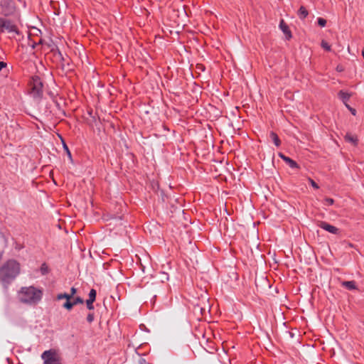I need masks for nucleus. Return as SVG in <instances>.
I'll use <instances>...</instances> for the list:
<instances>
[{"mask_svg": "<svg viewBox=\"0 0 364 364\" xmlns=\"http://www.w3.org/2000/svg\"><path fill=\"white\" fill-rule=\"evenodd\" d=\"M20 272V263L14 259H8L0 267V283L6 293L9 286L16 279Z\"/></svg>", "mask_w": 364, "mask_h": 364, "instance_id": "1", "label": "nucleus"}, {"mask_svg": "<svg viewBox=\"0 0 364 364\" xmlns=\"http://www.w3.org/2000/svg\"><path fill=\"white\" fill-rule=\"evenodd\" d=\"M43 297V291L33 286L23 287L18 291L19 301L25 304L36 305Z\"/></svg>", "mask_w": 364, "mask_h": 364, "instance_id": "2", "label": "nucleus"}, {"mask_svg": "<svg viewBox=\"0 0 364 364\" xmlns=\"http://www.w3.org/2000/svg\"><path fill=\"white\" fill-rule=\"evenodd\" d=\"M29 95L34 100L40 101L43 96V85L38 76H33L29 84Z\"/></svg>", "mask_w": 364, "mask_h": 364, "instance_id": "3", "label": "nucleus"}, {"mask_svg": "<svg viewBox=\"0 0 364 364\" xmlns=\"http://www.w3.org/2000/svg\"><path fill=\"white\" fill-rule=\"evenodd\" d=\"M0 14L4 17L18 16V11L14 0H0Z\"/></svg>", "mask_w": 364, "mask_h": 364, "instance_id": "4", "label": "nucleus"}, {"mask_svg": "<svg viewBox=\"0 0 364 364\" xmlns=\"http://www.w3.org/2000/svg\"><path fill=\"white\" fill-rule=\"evenodd\" d=\"M41 358L44 364H62L60 358L54 349L45 350L41 354Z\"/></svg>", "mask_w": 364, "mask_h": 364, "instance_id": "5", "label": "nucleus"}, {"mask_svg": "<svg viewBox=\"0 0 364 364\" xmlns=\"http://www.w3.org/2000/svg\"><path fill=\"white\" fill-rule=\"evenodd\" d=\"M5 32L15 33L18 34V28L16 25L14 23V21L3 17L0 33H3Z\"/></svg>", "mask_w": 364, "mask_h": 364, "instance_id": "6", "label": "nucleus"}, {"mask_svg": "<svg viewBox=\"0 0 364 364\" xmlns=\"http://www.w3.org/2000/svg\"><path fill=\"white\" fill-rule=\"evenodd\" d=\"M321 228L325 230L332 234L337 235L339 232V229L336 227L328 224L325 221H320L318 225Z\"/></svg>", "mask_w": 364, "mask_h": 364, "instance_id": "7", "label": "nucleus"}, {"mask_svg": "<svg viewBox=\"0 0 364 364\" xmlns=\"http://www.w3.org/2000/svg\"><path fill=\"white\" fill-rule=\"evenodd\" d=\"M279 26L282 31L286 35L287 39L289 40L292 37L291 31L289 30L288 25L284 22L283 19L280 21Z\"/></svg>", "mask_w": 364, "mask_h": 364, "instance_id": "8", "label": "nucleus"}, {"mask_svg": "<svg viewBox=\"0 0 364 364\" xmlns=\"http://www.w3.org/2000/svg\"><path fill=\"white\" fill-rule=\"evenodd\" d=\"M269 137L277 147H279L281 145V140L275 132H270Z\"/></svg>", "mask_w": 364, "mask_h": 364, "instance_id": "9", "label": "nucleus"}, {"mask_svg": "<svg viewBox=\"0 0 364 364\" xmlns=\"http://www.w3.org/2000/svg\"><path fill=\"white\" fill-rule=\"evenodd\" d=\"M342 286L348 290H354L357 289L355 281H344L342 282Z\"/></svg>", "mask_w": 364, "mask_h": 364, "instance_id": "10", "label": "nucleus"}, {"mask_svg": "<svg viewBox=\"0 0 364 364\" xmlns=\"http://www.w3.org/2000/svg\"><path fill=\"white\" fill-rule=\"evenodd\" d=\"M350 96V94L346 92L343 90H341L338 92L339 98L343 102L345 105L347 104V102L349 100Z\"/></svg>", "mask_w": 364, "mask_h": 364, "instance_id": "11", "label": "nucleus"}, {"mask_svg": "<svg viewBox=\"0 0 364 364\" xmlns=\"http://www.w3.org/2000/svg\"><path fill=\"white\" fill-rule=\"evenodd\" d=\"M308 14L309 12L306 10V9L304 6H301L298 11V16H299V18L301 19H304L305 18L307 17Z\"/></svg>", "mask_w": 364, "mask_h": 364, "instance_id": "12", "label": "nucleus"}, {"mask_svg": "<svg viewBox=\"0 0 364 364\" xmlns=\"http://www.w3.org/2000/svg\"><path fill=\"white\" fill-rule=\"evenodd\" d=\"M284 161H285L289 166V167H291V168H299L298 164L289 157L284 159Z\"/></svg>", "mask_w": 364, "mask_h": 364, "instance_id": "13", "label": "nucleus"}, {"mask_svg": "<svg viewBox=\"0 0 364 364\" xmlns=\"http://www.w3.org/2000/svg\"><path fill=\"white\" fill-rule=\"evenodd\" d=\"M345 139L346 141H350L351 143H353V144H356L357 142H358V139L355 136L350 134H347L346 136H345Z\"/></svg>", "mask_w": 364, "mask_h": 364, "instance_id": "14", "label": "nucleus"}, {"mask_svg": "<svg viewBox=\"0 0 364 364\" xmlns=\"http://www.w3.org/2000/svg\"><path fill=\"white\" fill-rule=\"evenodd\" d=\"M62 142H63V149L65 150V151L66 152L69 159L73 161V158H72V154H71V152L69 150V148L68 146H67L66 143L64 141L63 139H62Z\"/></svg>", "mask_w": 364, "mask_h": 364, "instance_id": "15", "label": "nucleus"}, {"mask_svg": "<svg viewBox=\"0 0 364 364\" xmlns=\"http://www.w3.org/2000/svg\"><path fill=\"white\" fill-rule=\"evenodd\" d=\"M40 272L42 275H46L49 272V268L46 263H43L40 268Z\"/></svg>", "mask_w": 364, "mask_h": 364, "instance_id": "16", "label": "nucleus"}, {"mask_svg": "<svg viewBox=\"0 0 364 364\" xmlns=\"http://www.w3.org/2000/svg\"><path fill=\"white\" fill-rule=\"evenodd\" d=\"M63 299H65L66 301H68V300H70L72 298L70 297V294L68 293H61V294H58L57 295L58 300H61Z\"/></svg>", "mask_w": 364, "mask_h": 364, "instance_id": "17", "label": "nucleus"}, {"mask_svg": "<svg viewBox=\"0 0 364 364\" xmlns=\"http://www.w3.org/2000/svg\"><path fill=\"white\" fill-rule=\"evenodd\" d=\"M96 295H97V291L95 289H91L90 292H89V298L88 299L95 302V299H96Z\"/></svg>", "mask_w": 364, "mask_h": 364, "instance_id": "18", "label": "nucleus"}, {"mask_svg": "<svg viewBox=\"0 0 364 364\" xmlns=\"http://www.w3.org/2000/svg\"><path fill=\"white\" fill-rule=\"evenodd\" d=\"M73 304L74 306L77 305V304H82L85 301H84V299L82 298H81L80 296H76V297H73Z\"/></svg>", "mask_w": 364, "mask_h": 364, "instance_id": "19", "label": "nucleus"}, {"mask_svg": "<svg viewBox=\"0 0 364 364\" xmlns=\"http://www.w3.org/2000/svg\"><path fill=\"white\" fill-rule=\"evenodd\" d=\"M73 306L74 305L73 304V302L70 300L66 301L63 305V307L68 311H70L73 308Z\"/></svg>", "mask_w": 364, "mask_h": 364, "instance_id": "20", "label": "nucleus"}, {"mask_svg": "<svg viewBox=\"0 0 364 364\" xmlns=\"http://www.w3.org/2000/svg\"><path fill=\"white\" fill-rule=\"evenodd\" d=\"M321 47L327 50V51H331V46L326 41H321Z\"/></svg>", "mask_w": 364, "mask_h": 364, "instance_id": "21", "label": "nucleus"}, {"mask_svg": "<svg viewBox=\"0 0 364 364\" xmlns=\"http://www.w3.org/2000/svg\"><path fill=\"white\" fill-rule=\"evenodd\" d=\"M323 203L324 205H332L334 203V200L331 198H324Z\"/></svg>", "mask_w": 364, "mask_h": 364, "instance_id": "22", "label": "nucleus"}, {"mask_svg": "<svg viewBox=\"0 0 364 364\" xmlns=\"http://www.w3.org/2000/svg\"><path fill=\"white\" fill-rule=\"evenodd\" d=\"M160 279L162 282H164L165 281H168L169 279V276L166 272H161L160 273Z\"/></svg>", "mask_w": 364, "mask_h": 364, "instance_id": "23", "label": "nucleus"}, {"mask_svg": "<svg viewBox=\"0 0 364 364\" xmlns=\"http://www.w3.org/2000/svg\"><path fill=\"white\" fill-rule=\"evenodd\" d=\"M86 306H87V308L89 309V310H94L95 309V306L93 305V301L89 300V299H87L86 301Z\"/></svg>", "mask_w": 364, "mask_h": 364, "instance_id": "24", "label": "nucleus"}, {"mask_svg": "<svg viewBox=\"0 0 364 364\" xmlns=\"http://www.w3.org/2000/svg\"><path fill=\"white\" fill-rule=\"evenodd\" d=\"M308 181H309V183L311 185V186L314 188H315V189H318L319 188L318 185L312 178H309Z\"/></svg>", "mask_w": 364, "mask_h": 364, "instance_id": "25", "label": "nucleus"}, {"mask_svg": "<svg viewBox=\"0 0 364 364\" xmlns=\"http://www.w3.org/2000/svg\"><path fill=\"white\" fill-rule=\"evenodd\" d=\"M317 21L318 24L321 27H324L326 25V20L323 18H318Z\"/></svg>", "mask_w": 364, "mask_h": 364, "instance_id": "26", "label": "nucleus"}, {"mask_svg": "<svg viewBox=\"0 0 364 364\" xmlns=\"http://www.w3.org/2000/svg\"><path fill=\"white\" fill-rule=\"evenodd\" d=\"M95 319L94 314L93 313H89L87 316V321L90 323H92Z\"/></svg>", "mask_w": 364, "mask_h": 364, "instance_id": "27", "label": "nucleus"}, {"mask_svg": "<svg viewBox=\"0 0 364 364\" xmlns=\"http://www.w3.org/2000/svg\"><path fill=\"white\" fill-rule=\"evenodd\" d=\"M346 107L348 109V110L351 112V114L353 115H355L356 114V110L354 109V108H352L350 105H348V104H346L345 105Z\"/></svg>", "mask_w": 364, "mask_h": 364, "instance_id": "28", "label": "nucleus"}, {"mask_svg": "<svg viewBox=\"0 0 364 364\" xmlns=\"http://www.w3.org/2000/svg\"><path fill=\"white\" fill-rule=\"evenodd\" d=\"M58 55H59V56L60 58V60L62 61L61 67H62L63 69H64L65 68V63H64V62L65 61V59L63 56V55H62V53L60 52H58Z\"/></svg>", "mask_w": 364, "mask_h": 364, "instance_id": "29", "label": "nucleus"}, {"mask_svg": "<svg viewBox=\"0 0 364 364\" xmlns=\"http://www.w3.org/2000/svg\"><path fill=\"white\" fill-rule=\"evenodd\" d=\"M76 292H77V289L75 287H72L70 289V294H69L70 297L73 298V296L76 294Z\"/></svg>", "mask_w": 364, "mask_h": 364, "instance_id": "30", "label": "nucleus"}, {"mask_svg": "<svg viewBox=\"0 0 364 364\" xmlns=\"http://www.w3.org/2000/svg\"><path fill=\"white\" fill-rule=\"evenodd\" d=\"M6 66H7V64H6V63H4V62H3V61H1V62H0V71H1L3 68H6Z\"/></svg>", "mask_w": 364, "mask_h": 364, "instance_id": "31", "label": "nucleus"}, {"mask_svg": "<svg viewBox=\"0 0 364 364\" xmlns=\"http://www.w3.org/2000/svg\"><path fill=\"white\" fill-rule=\"evenodd\" d=\"M279 156L284 161V159H287L288 156H285L284 154L282 153H279Z\"/></svg>", "mask_w": 364, "mask_h": 364, "instance_id": "32", "label": "nucleus"}, {"mask_svg": "<svg viewBox=\"0 0 364 364\" xmlns=\"http://www.w3.org/2000/svg\"><path fill=\"white\" fill-rule=\"evenodd\" d=\"M15 248H16V250H21V249H22V248H23V246H21V245H18V244H16V245Z\"/></svg>", "mask_w": 364, "mask_h": 364, "instance_id": "33", "label": "nucleus"}, {"mask_svg": "<svg viewBox=\"0 0 364 364\" xmlns=\"http://www.w3.org/2000/svg\"><path fill=\"white\" fill-rule=\"evenodd\" d=\"M3 252H0V260L2 259Z\"/></svg>", "mask_w": 364, "mask_h": 364, "instance_id": "34", "label": "nucleus"}, {"mask_svg": "<svg viewBox=\"0 0 364 364\" xmlns=\"http://www.w3.org/2000/svg\"><path fill=\"white\" fill-rule=\"evenodd\" d=\"M362 55H363V58H364V48H363V50H362Z\"/></svg>", "mask_w": 364, "mask_h": 364, "instance_id": "35", "label": "nucleus"}]
</instances>
